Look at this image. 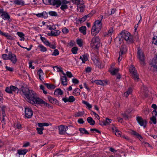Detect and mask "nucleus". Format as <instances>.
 I'll use <instances>...</instances> for the list:
<instances>
[{
  "label": "nucleus",
  "mask_w": 157,
  "mask_h": 157,
  "mask_svg": "<svg viewBox=\"0 0 157 157\" xmlns=\"http://www.w3.org/2000/svg\"><path fill=\"white\" fill-rule=\"evenodd\" d=\"M43 2L45 5H52L54 0H42Z\"/></svg>",
  "instance_id": "cd10ccee"
},
{
  "label": "nucleus",
  "mask_w": 157,
  "mask_h": 157,
  "mask_svg": "<svg viewBox=\"0 0 157 157\" xmlns=\"http://www.w3.org/2000/svg\"><path fill=\"white\" fill-rule=\"evenodd\" d=\"M17 34L20 37H24L25 35L22 32H17Z\"/></svg>",
  "instance_id": "4d7b16f0"
},
{
  "label": "nucleus",
  "mask_w": 157,
  "mask_h": 157,
  "mask_svg": "<svg viewBox=\"0 0 157 157\" xmlns=\"http://www.w3.org/2000/svg\"><path fill=\"white\" fill-rule=\"evenodd\" d=\"M100 41L99 38L98 36H94L91 40L90 47L98 49L100 45Z\"/></svg>",
  "instance_id": "7ed1b4c3"
},
{
  "label": "nucleus",
  "mask_w": 157,
  "mask_h": 157,
  "mask_svg": "<svg viewBox=\"0 0 157 157\" xmlns=\"http://www.w3.org/2000/svg\"><path fill=\"white\" fill-rule=\"evenodd\" d=\"M62 32L64 34H66L68 33L69 30L66 28H64L62 29Z\"/></svg>",
  "instance_id": "052dcab7"
},
{
  "label": "nucleus",
  "mask_w": 157,
  "mask_h": 157,
  "mask_svg": "<svg viewBox=\"0 0 157 157\" xmlns=\"http://www.w3.org/2000/svg\"><path fill=\"white\" fill-rule=\"evenodd\" d=\"M79 130L80 133L82 134H86L89 135V133L84 128H81L79 129Z\"/></svg>",
  "instance_id": "bb28decb"
},
{
  "label": "nucleus",
  "mask_w": 157,
  "mask_h": 157,
  "mask_svg": "<svg viewBox=\"0 0 157 157\" xmlns=\"http://www.w3.org/2000/svg\"><path fill=\"white\" fill-rule=\"evenodd\" d=\"M87 121L90 125H93L95 124V121L93 120V118L91 117H88L87 118Z\"/></svg>",
  "instance_id": "393cba45"
},
{
  "label": "nucleus",
  "mask_w": 157,
  "mask_h": 157,
  "mask_svg": "<svg viewBox=\"0 0 157 157\" xmlns=\"http://www.w3.org/2000/svg\"><path fill=\"white\" fill-rule=\"evenodd\" d=\"M6 68V70L8 71L12 72L13 71V68L11 67H9L7 66H6L5 67Z\"/></svg>",
  "instance_id": "e2e57ef3"
},
{
  "label": "nucleus",
  "mask_w": 157,
  "mask_h": 157,
  "mask_svg": "<svg viewBox=\"0 0 157 157\" xmlns=\"http://www.w3.org/2000/svg\"><path fill=\"white\" fill-rule=\"evenodd\" d=\"M84 4V2L83 1V3L82 4H79L77 5V10L81 12H83L84 10L85 6Z\"/></svg>",
  "instance_id": "f3484780"
},
{
  "label": "nucleus",
  "mask_w": 157,
  "mask_h": 157,
  "mask_svg": "<svg viewBox=\"0 0 157 157\" xmlns=\"http://www.w3.org/2000/svg\"><path fill=\"white\" fill-rule=\"evenodd\" d=\"M37 74L38 75L41 81H42L43 79V78L41 77V76L44 74V73L42 71V70L40 69L37 72Z\"/></svg>",
  "instance_id": "c9c22d12"
},
{
  "label": "nucleus",
  "mask_w": 157,
  "mask_h": 157,
  "mask_svg": "<svg viewBox=\"0 0 157 157\" xmlns=\"http://www.w3.org/2000/svg\"><path fill=\"white\" fill-rule=\"evenodd\" d=\"M119 71V69L118 68H113L112 69H111L110 68L109 71L112 75H116Z\"/></svg>",
  "instance_id": "4be33fe9"
},
{
  "label": "nucleus",
  "mask_w": 157,
  "mask_h": 157,
  "mask_svg": "<svg viewBox=\"0 0 157 157\" xmlns=\"http://www.w3.org/2000/svg\"><path fill=\"white\" fill-rule=\"evenodd\" d=\"M155 63H152L149 64L150 66L148 68L153 72H157V65Z\"/></svg>",
  "instance_id": "9b49d317"
},
{
  "label": "nucleus",
  "mask_w": 157,
  "mask_h": 157,
  "mask_svg": "<svg viewBox=\"0 0 157 157\" xmlns=\"http://www.w3.org/2000/svg\"><path fill=\"white\" fill-rule=\"evenodd\" d=\"M101 22V20H97L95 21L94 25H95V26H96V25H97V27L99 26V27H100V25Z\"/></svg>",
  "instance_id": "603ef678"
},
{
  "label": "nucleus",
  "mask_w": 157,
  "mask_h": 157,
  "mask_svg": "<svg viewBox=\"0 0 157 157\" xmlns=\"http://www.w3.org/2000/svg\"><path fill=\"white\" fill-rule=\"evenodd\" d=\"M38 48H39L40 51L42 52H45L47 51L46 48L41 44H40L38 46Z\"/></svg>",
  "instance_id": "7c9ffc66"
},
{
  "label": "nucleus",
  "mask_w": 157,
  "mask_h": 157,
  "mask_svg": "<svg viewBox=\"0 0 157 157\" xmlns=\"http://www.w3.org/2000/svg\"><path fill=\"white\" fill-rule=\"evenodd\" d=\"M60 32L59 30H55V31H52L50 33L47 34L48 35L50 36H56L59 35Z\"/></svg>",
  "instance_id": "a211bd4d"
},
{
  "label": "nucleus",
  "mask_w": 157,
  "mask_h": 157,
  "mask_svg": "<svg viewBox=\"0 0 157 157\" xmlns=\"http://www.w3.org/2000/svg\"><path fill=\"white\" fill-rule=\"evenodd\" d=\"M150 120L154 124H156V119L154 115L150 118Z\"/></svg>",
  "instance_id": "a18cd8bd"
},
{
  "label": "nucleus",
  "mask_w": 157,
  "mask_h": 157,
  "mask_svg": "<svg viewBox=\"0 0 157 157\" xmlns=\"http://www.w3.org/2000/svg\"><path fill=\"white\" fill-rule=\"evenodd\" d=\"M80 92L81 90L79 89L78 88H76L74 90L73 94L74 95H80Z\"/></svg>",
  "instance_id": "2f4dec72"
},
{
  "label": "nucleus",
  "mask_w": 157,
  "mask_h": 157,
  "mask_svg": "<svg viewBox=\"0 0 157 157\" xmlns=\"http://www.w3.org/2000/svg\"><path fill=\"white\" fill-rule=\"evenodd\" d=\"M130 133L132 135L135 136H136V138L139 139L140 141H141V140H142V137L140 134L137 132L136 131L133 130H132L130 132Z\"/></svg>",
  "instance_id": "2eb2a0df"
},
{
  "label": "nucleus",
  "mask_w": 157,
  "mask_h": 157,
  "mask_svg": "<svg viewBox=\"0 0 157 157\" xmlns=\"http://www.w3.org/2000/svg\"><path fill=\"white\" fill-rule=\"evenodd\" d=\"M75 98L72 96H71L69 97V98H62V100L64 102L66 103L67 102H72L75 101Z\"/></svg>",
  "instance_id": "4468645a"
},
{
  "label": "nucleus",
  "mask_w": 157,
  "mask_h": 157,
  "mask_svg": "<svg viewBox=\"0 0 157 157\" xmlns=\"http://www.w3.org/2000/svg\"><path fill=\"white\" fill-rule=\"evenodd\" d=\"M59 54V52L58 49H55L52 54V56H56Z\"/></svg>",
  "instance_id": "3c124183"
},
{
  "label": "nucleus",
  "mask_w": 157,
  "mask_h": 157,
  "mask_svg": "<svg viewBox=\"0 0 157 157\" xmlns=\"http://www.w3.org/2000/svg\"><path fill=\"white\" fill-rule=\"evenodd\" d=\"M113 32V28H111V29L109 30L108 33H106L107 35H111Z\"/></svg>",
  "instance_id": "69168bd1"
},
{
  "label": "nucleus",
  "mask_w": 157,
  "mask_h": 157,
  "mask_svg": "<svg viewBox=\"0 0 157 157\" xmlns=\"http://www.w3.org/2000/svg\"><path fill=\"white\" fill-rule=\"evenodd\" d=\"M130 72L132 74V77L136 81H138L139 79L138 75L137 73L136 70L133 65H132L129 68Z\"/></svg>",
  "instance_id": "39448f33"
},
{
  "label": "nucleus",
  "mask_w": 157,
  "mask_h": 157,
  "mask_svg": "<svg viewBox=\"0 0 157 157\" xmlns=\"http://www.w3.org/2000/svg\"><path fill=\"white\" fill-rule=\"evenodd\" d=\"M72 82L74 84H78L79 82V81L77 79L74 78L72 79Z\"/></svg>",
  "instance_id": "6e6d98bb"
},
{
  "label": "nucleus",
  "mask_w": 157,
  "mask_h": 157,
  "mask_svg": "<svg viewBox=\"0 0 157 157\" xmlns=\"http://www.w3.org/2000/svg\"><path fill=\"white\" fill-rule=\"evenodd\" d=\"M152 40L153 43L157 45V36H156L155 37H154L153 38Z\"/></svg>",
  "instance_id": "864d4df0"
},
{
  "label": "nucleus",
  "mask_w": 157,
  "mask_h": 157,
  "mask_svg": "<svg viewBox=\"0 0 157 157\" xmlns=\"http://www.w3.org/2000/svg\"><path fill=\"white\" fill-rule=\"evenodd\" d=\"M132 89L131 88H129L128 90L124 93V95L126 97H128L129 94L132 93Z\"/></svg>",
  "instance_id": "58836bf2"
},
{
  "label": "nucleus",
  "mask_w": 157,
  "mask_h": 157,
  "mask_svg": "<svg viewBox=\"0 0 157 157\" xmlns=\"http://www.w3.org/2000/svg\"><path fill=\"white\" fill-rule=\"evenodd\" d=\"M5 91L7 92L9 94H12V91L11 89V86L10 87H7L5 89Z\"/></svg>",
  "instance_id": "37998d69"
},
{
  "label": "nucleus",
  "mask_w": 157,
  "mask_h": 157,
  "mask_svg": "<svg viewBox=\"0 0 157 157\" xmlns=\"http://www.w3.org/2000/svg\"><path fill=\"white\" fill-rule=\"evenodd\" d=\"M78 48L77 47H74L71 49V52L73 54H76L77 53Z\"/></svg>",
  "instance_id": "c03bdc74"
},
{
  "label": "nucleus",
  "mask_w": 157,
  "mask_h": 157,
  "mask_svg": "<svg viewBox=\"0 0 157 157\" xmlns=\"http://www.w3.org/2000/svg\"><path fill=\"white\" fill-rule=\"evenodd\" d=\"M68 8L66 4H62L60 7L61 9L63 11H64V10Z\"/></svg>",
  "instance_id": "de8ad7c7"
},
{
  "label": "nucleus",
  "mask_w": 157,
  "mask_h": 157,
  "mask_svg": "<svg viewBox=\"0 0 157 157\" xmlns=\"http://www.w3.org/2000/svg\"><path fill=\"white\" fill-rule=\"evenodd\" d=\"M101 27H98L95 25H94L91 29V34L93 36H95L101 30Z\"/></svg>",
  "instance_id": "423d86ee"
},
{
  "label": "nucleus",
  "mask_w": 157,
  "mask_h": 157,
  "mask_svg": "<svg viewBox=\"0 0 157 157\" xmlns=\"http://www.w3.org/2000/svg\"><path fill=\"white\" fill-rule=\"evenodd\" d=\"M44 85L49 89L53 90L56 87V86L53 84H50L48 83H44Z\"/></svg>",
  "instance_id": "c756f323"
},
{
  "label": "nucleus",
  "mask_w": 157,
  "mask_h": 157,
  "mask_svg": "<svg viewBox=\"0 0 157 157\" xmlns=\"http://www.w3.org/2000/svg\"><path fill=\"white\" fill-rule=\"evenodd\" d=\"M66 75L69 78H71L73 77V75L70 72L67 71L66 72Z\"/></svg>",
  "instance_id": "13d9d810"
},
{
  "label": "nucleus",
  "mask_w": 157,
  "mask_h": 157,
  "mask_svg": "<svg viewBox=\"0 0 157 157\" xmlns=\"http://www.w3.org/2000/svg\"><path fill=\"white\" fill-rule=\"evenodd\" d=\"M33 115V111L30 108L27 107L25 108V115L27 118H31Z\"/></svg>",
  "instance_id": "0eeeda50"
},
{
  "label": "nucleus",
  "mask_w": 157,
  "mask_h": 157,
  "mask_svg": "<svg viewBox=\"0 0 157 157\" xmlns=\"http://www.w3.org/2000/svg\"><path fill=\"white\" fill-rule=\"evenodd\" d=\"M28 151V150L26 149H20L17 150V153L19 155H24L27 153Z\"/></svg>",
  "instance_id": "aec40b11"
},
{
  "label": "nucleus",
  "mask_w": 157,
  "mask_h": 157,
  "mask_svg": "<svg viewBox=\"0 0 157 157\" xmlns=\"http://www.w3.org/2000/svg\"><path fill=\"white\" fill-rule=\"evenodd\" d=\"M61 2L60 0H54L52 4V5H56V7L58 8L60 6L61 4Z\"/></svg>",
  "instance_id": "b1692460"
},
{
  "label": "nucleus",
  "mask_w": 157,
  "mask_h": 157,
  "mask_svg": "<svg viewBox=\"0 0 157 157\" xmlns=\"http://www.w3.org/2000/svg\"><path fill=\"white\" fill-rule=\"evenodd\" d=\"M2 57L4 60L9 59V54H3L2 55Z\"/></svg>",
  "instance_id": "8fccbe9b"
},
{
  "label": "nucleus",
  "mask_w": 157,
  "mask_h": 157,
  "mask_svg": "<svg viewBox=\"0 0 157 157\" xmlns=\"http://www.w3.org/2000/svg\"><path fill=\"white\" fill-rule=\"evenodd\" d=\"M36 101H36V104H44L46 107L48 108L52 107L51 105L50 104L45 102L41 99L40 98H38Z\"/></svg>",
  "instance_id": "ddd939ff"
},
{
  "label": "nucleus",
  "mask_w": 157,
  "mask_h": 157,
  "mask_svg": "<svg viewBox=\"0 0 157 157\" xmlns=\"http://www.w3.org/2000/svg\"><path fill=\"white\" fill-rule=\"evenodd\" d=\"M30 144L29 142H27L25 143L24 145H23V147H26L28 146H30Z\"/></svg>",
  "instance_id": "774afa93"
},
{
  "label": "nucleus",
  "mask_w": 157,
  "mask_h": 157,
  "mask_svg": "<svg viewBox=\"0 0 157 157\" xmlns=\"http://www.w3.org/2000/svg\"><path fill=\"white\" fill-rule=\"evenodd\" d=\"M80 59H81L83 63H85V62L88 60V58L86 55H84L82 56H81L79 58Z\"/></svg>",
  "instance_id": "f704fd0d"
},
{
  "label": "nucleus",
  "mask_w": 157,
  "mask_h": 157,
  "mask_svg": "<svg viewBox=\"0 0 157 157\" xmlns=\"http://www.w3.org/2000/svg\"><path fill=\"white\" fill-rule=\"evenodd\" d=\"M96 65L99 68H101V63L98 60H96Z\"/></svg>",
  "instance_id": "680f3d73"
},
{
  "label": "nucleus",
  "mask_w": 157,
  "mask_h": 157,
  "mask_svg": "<svg viewBox=\"0 0 157 157\" xmlns=\"http://www.w3.org/2000/svg\"><path fill=\"white\" fill-rule=\"evenodd\" d=\"M6 108V106H3L1 108V110L2 114V117L6 116V114L5 112V109Z\"/></svg>",
  "instance_id": "09e8293b"
},
{
  "label": "nucleus",
  "mask_w": 157,
  "mask_h": 157,
  "mask_svg": "<svg viewBox=\"0 0 157 157\" xmlns=\"http://www.w3.org/2000/svg\"><path fill=\"white\" fill-rule=\"evenodd\" d=\"M63 92L60 88H58L55 90L54 94L56 95H61L63 94Z\"/></svg>",
  "instance_id": "412c9836"
},
{
  "label": "nucleus",
  "mask_w": 157,
  "mask_h": 157,
  "mask_svg": "<svg viewBox=\"0 0 157 157\" xmlns=\"http://www.w3.org/2000/svg\"><path fill=\"white\" fill-rule=\"evenodd\" d=\"M7 39L10 40H14V38L12 36H11L9 35L8 34V35L7 36V37L6 38Z\"/></svg>",
  "instance_id": "338daca9"
},
{
  "label": "nucleus",
  "mask_w": 157,
  "mask_h": 157,
  "mask_svg": "<svg viewBox=\"0 0 157 157\" xmlns=\"http://www.w3.org/2000/svg\"><path fill=\"white\" fill-rule=\"evenodd\" d=\"M86 27L85 26H82L80 27L79 29V31L84 35L86 34Z\"/></svg>",
  "instance_id": "a878e982"
},
{
  "label": "nucleus",
  "mask_w": 157,
  "mask_h": 157,
  "mask_svg": "<svg viewBox=\"0 0 157 157\" xmlns=\"http://www.w3.org/2000/svg\"><path fill=\"white\" fill-rule=\"evenodd\" d=\"M49 14L52 16H57V13L55 11H51L49 12Z\"/></svg>",
  "instance_id": "49530a36"
},
{
  "label": "nucleus",
  "mask_w": 157,
  "mask_h": 157,
  "mask_svg": "<svg viewBox=\"0 0 157 157\" xmlns=\"http://www.w3.org/2000/svg\"><path fill=\"white\" fill-rule=\"evenodd\" d=\"M43 18H46L48 17V14L46 12L42 13Z\"/></svg>",
  "instance_id": "bf43d9fd"
},
{
  "label": "nucleus",
  "mask_w": 157,
  "mask_h": 157,
  "mask_svg": "<svg viewBox=\"0 0 157 157\" xmlns=\"http://www.w3.org/2000/svg\"><path fill=\"white\" fill-rule=\"evenodd\" d=\"M136 120L141 126H144L146 125L147 124V122L146 120H143L141 117H137L136 118Z\"/></svg>",
  "instance_id": "6e6552de"
},
{
  "label": "nucleus",
  "mask_w": 157,
  "mask_h": 157,
  "mask_svg": "<svg viewBox=\"0 0 157 157\" xmlns=\"http://www.w3.org/2000/svg\"><path fill=\"white\" fill-rule=\"evenodd\" d=\"M21 90L25 96V98L27 99L29 102L33 105L36 104V100L40 98L37 97V94L34 91L23 86H21Z\"/></svg>",
  "instance_id": "f257e3e1"
},
{
  "label": "nucleus",
  "mask_w": 157,
  "mask_h": 157,
  "mask_svg": "<svg viewBox=\"0 0 157 157\" xmlns=\"http://www.w3.org/2000/svg\"><path fill=\"white\" fill-rule=\"evenodd\" d=\"M84 113V111H79L75 113V117H79L83 115Z\"/></svg>",
  "instance_id": "ea45409f"
},
{
  "label": "nucleus",
  "mask_w": 157,
  "mask_h": 157,
  "mask_svg": "<svg viewBox=\"0 0 157 157\" xmlns=\"http://www.w3.org/2000/svg\"><path fill=\"white\" fill-rule=\"evenodd\" d=\"M86 18L84 16L82 18L79 19L78 20L80 22V23H82L84 22L86 20Z\"/></svg>",
  "instance_id": "0e129e2a"
},
{
  "label": "nucleus",
  "mask_w": 157,
  "mask_h": 157,
  "mask_svg": "<svg viewBox=\"0 0 157 157\" xmlns=\"http://www.w3.org/2000/svg\"><path fill=\"white\" fill-rule=\"evenodd\" d=\"M11 87L12 93L13 91L15 93H18V92L19 91V90L18 88L13 86H11Z\"/></svg>",
  "instance_id": "4c0bfd02"
},
{
  "label": "nucleus",
  "mask_w": 157,
  "mask_h": 157,
  "mask_svg": "<svg viewBox=\"0 0 157 157\" xmlns=\"http://www.w3.org/2000/svg\"><path fill=\"white\" fill-rule=\"evenodd\" d=\"M77 44L79 46L81 47L82 46L83 44L81 39H78L77 41Z\"/></svg>",
  "instance_id": "5fc2aeb1"
},
{
  "label": "nucleus",
  "mask_w": 157,
  "mask_h": 157,
  "mask_svg": "<svg viewBox=\"0 0 157 157\" xmlns=\"http://www.w3.org/2000/svg\"><path fill=\"white\" fill-rule=\"evenodd\" d=\"M112 129L113 131H114V130L115 131V134L116 136H118L121 137V132L118 130V129H117L116 127H114L112 128Z\"/></svg>",
  "instance_id": "5701e85b"
},
{
  "label": "nucleus",
  "mask_w": 157,
  "mask_h": 157,
  "mask_svg": "<svg viewBox=\"0 0 157 157\" xmlns=\"http://www.w3.org/2000/svg\"><path fill=\"white\" fill-rule=\"evenodd\" d=\"M1 16L2 17V18L4 20H7L10 21L9 20L10 19V16L9 15L8 13L4 11V10L3 11V13H2Z\"/></svg>",
  "instance_id": "dca6fc26"
},
{
  "label": "nucleus",
  "mask_w": 157,
  "mask_h": 157,
  "mask_svg": "<svg viewBox=\"0 0 157 157\" xmlns=\"http://www.w3.org/2000/svg\"><path fill=\"white\" fill-rule=\"evenodd\" d=\"M71 1L74 4L78 5V4L83 3V0H71Z\"/></svg>",
  "instance_id": "c85d7f7f"
},
{
  "label": "nucleus",
  "mask_w": 157,
  "mask_h": 157,
  "mask_svg": "<svg viewBox=\"0 0 157 157\" xmlns=\"http://www.w3.org/2000/svg\"><path fill=\"white\" fill-rule=\"evenodd\" d=\"M60 79L61 80V83L63 86H67V80L66 76L61 77Z\"/></svg>",
  "instance_id": "6ab92c4d"
},
{
  "label": "nucleus",
  "mask_w": 157,
  "mask_h": 157,
  "mask_svg": "<svg viewBox=\"0 0 157 157\" xmlns=\"http://www.w3.org/2000/svg\"><path fill=\"white\" fill-rule=\"evenodd\" d=\"M9 60H10L13 63L15 64L16 63L17 61L16 56L11 52H10L9 53Z\"/></svg>",
  "instance_id": "1a4fd4ad"
},
{
  "label": "nucleus",
  "mask_w": 157,
  "mask_h": 157,
  "mask_svg": "<svg viewBox=\"0 0 157 157\" xmlns=\"http://www.w3.org/2000/svg\"><path fill=\"white\" fill-rule=\"evenodd\" d=\"M120 34L121 37L124 39L128 43L132 44L134 42L133 36L130 35L128 32L122 31Z\"/></svg>",
  "instance_id": "f03ea898"
},
{
  "label": "nucleus",
  "mask_w": 157,
  "mask_h": 157,
  "mask_svg": "<svg viewBox=\"0 0 157 157\" xmlns=\"http://www.w3.org/2000/svg\"><path fill=\"white\" fill-rule=\"evenodd\" d=\"M94 82L98 85H100L102 86L105 85L104 83L103 82H105L101 80H96L94 81Z\"/></svg>",
  "instance_id": "473e14b6"
},
{
  "label": "nucleus",
  "mask_w": 157,
  "mask_h": 157,
  "mask_svg": "<svg viewBox=\"0 0 157 157\" xmlns=\"http://www.w3.org/2000/svg\"><path fill=\"white\" fill-rule=\"evenodd\" d=\"M138 57L140 60V64L142 66H144L145 65L146 63L145 62L144 56L143 53L142 52L141 50L139 48L138 49L137 52Z\"/></svg>",
  "instance_id": "20e7f679"
},
{
  "label": "nucleus",
  "mask_w": 157,
  "mask_h": 157,
  "mask_svg": "<svg viewBox=\"0 0 157 157\" xmlns=\"http://www.w3.org/2000/svg\"><path fill=\"white\" fill-rule=\"evenodd\" d=\"M13 2L15 4L17 5H23L24 4V2L21 0H15Z\"/></svg>",
  "instance_id": "e433bc0d"
},
{
  "label": "nucleus",
  "mask_w": 157,
  "mask_h": 157,
  "mask_svg": "<svg viewBox=\"0 0 157 157\" xmlns=\"http://www.w3.org/2000/svg\"><path fill=\"white\" fill-rule=\"evenodd\" d=\"M59 133L60 134L63 135L65 133L67 128H68L67 126H66L63 125H61L59 126Z\"/></svg>",
  "instance_id": "9d476101"
},
{
  "label": "nucleus",
  "mask_w": 157,
  "mask_h": 157,
  "mask_svg": "<svg viewBox=\"0 0 157 157\" xmlns=\"http://www.w3.org/2000/svg\"><path fill=\"white\" fill-rule=\"evenodd\" d=\"M44 129L43 128H37L36 130L37 131L38 133L40 135L43 134V130Z\"/></svg>",
  "instance_id": "79ce46f5"
},
{
  "label": "nucleus",
  "mask_w": 157,
  "mask_h": 157,
  "mask_svg": "<svg viewBox=\"0 0 157 157\" xmlns=\"http://www.w3.org/2000/svg\"><path fill=\"white\" fill-rule=\"evenodd\" d=\"M48 99L49 101L52 104H55L56 105H58L59 104V101L56 98H52L50 95L48 96Z\"/></svg>",
  "instance_id": "f8f14e48"
},
{
  "label": "nucleus",
  "mask_w": 157,
  "mask_h": 157,
  "mask_svg": "<svg viewBox=\"0 0 157 157\" xmlns=\"http://www.w3.org/2000/svg\"><path fill=\"white\" fill-rule=\"evenodd\" d=\"M120 51H122L123 52H126L127 51L126 48L125 46L124 45H122L121 46Z\"/></svg>",
  "instance_id": "a19ab883"
},
{
  "label": "nucleus",
  "mask_w": 157,
  "mask_h": 157,
  "mask_svg": "<svg viewBox=\"0 0 157 157\" xmlns=\"http://www.w3.org/2000/svg\"><path fill=\"white\" fill-rule=\"evenodd\" d=\"M112 120L110 119H109L108 118H106V121H102V122L103 123V125H106L107 124H109L111 122Z\"/></svg>",
  "instance_id": "72a5a7b5"
}]
</instances>
